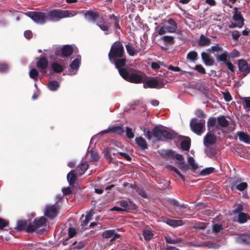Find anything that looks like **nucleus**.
I'll return each mask as SVG.
<instances>
[{
  "instance_id": "f257e3e1",
  "label": "nucleus",
  "mask_w": 250,
  "mask_h": 250,
  "mask_svg": "<svg viewBox=\"0 0 250 250\" xmlns=\"http://www.w3.org/2000/svg\"><path fill=\"white\" fill-rule=\"evenodd\" d=\"M77 14V12L74 10L60 9L52 10L48 13L29 11L25 13L33 21L41 24L44 23L47 20L58 21L62 19L72 17Z\"/></svg>"
},
{
  "instance_id": "f03ea898",
  "label": "nucleus",
  "mask_w": 250,
  "mask_h": 250,
  "mask_svg": "<svg viewBox=\"0 0 250 250\" xmlns=\"http://www.w3.org/2000/svg\"><path fill=\"white\" fill-rule=\"evenodd\" d=\"M84 18L89 22H96L97 25L103 31H107L111 26V23L106 22L100 13L93 10L83 11Z\"/></svg>"
},
{
  "instance_id": "7ed1b4c3",
  "label": "nucleus",
  "mask_w": 250,
  "mask_h": 250,
  "mask_svg": "<svg viewBox=\"0 0 250 250\" xmlns=\"http://www.w3.org/2000/svg\"><path fill=\"white\" fill-rule=\"evenodd\" d=\"M152 135L156 138L157 141H163L165 139H172L177 136V133L174 131L169 132L167 130L163 129L161 126L156 125L152 129V131L149 130L146 132V137L148 140H151Z\"/></svg>"
},
{
  "instance_id": "20e7f679",
  "label": "nucleus",
  "mask_w": 250,
  "mask_h": 250,
  "mask_svg": "<svg viewBox=\"0 0 250 250\" xmlns=\"http://www.w3.org/2000/svg\"><path fill=\"white\" fill-rule=\"evenodd\" d=\"M120 76L125 81L131 83H141L148 79L146 74L134 69H123L120 71Z\"/></svg>"
},
{
  "instance_id": "39448f33",
  "label": "nucleus",
  "mask_w": 250,
  "mask_h": 250,
  "mask_svg": "<svg viewBox=\"0 0 250 250\" xmlns=\"http://www.w3.org/2000/svg\"><path fill=\"white\" fill-rule=\"evenodd\" d=\"M125 51L123 45L119 41L114 42L108 53V58L110 61H114V59L124 57Z\"/></svg>"
},
{
  "instance_id": "423d86ee",
  "label": "nucleus",
  "mask_w": 250,
  "mask_h": 250,
  "mask_svg": "<svg viewBox=\"0 0 250 250\" xmlns=\"http://www.w3.org/2000/svg\"><path fill=\"white\" fill-rule=\"evenodd\" d=\"M167 83V80L164 78L157 77L150 78L143 82V87L145 88H161L164 87Z\"/></svg>"
},
{
  "instance_id": "0eeeda50",
  "label": "nucleus",
  "mask_w": 250,
  "mask_h": 250,
  "mask_svg": "<svg viewBox=\"0 0 250 250\" xmlns=\"http://www.w3.org/2000/svg\"><path fill=\"white\" fill-rule=\"evenodd\" d=\"M190 126L193 132L200 135L205 130V120H200L199 122L197 118H192L190 122Z\"/></svg>"
},
{
  "instance_id": "6e6552de",
  "label": "nucleus",
  "mask_w": 250,
  "mask_h": 250,
  "mask_svg": "<svg viewBox=\"0 0 250 250\" xmlns=\"http://www.w3.org/2000/svg\"><path fill=\"white\" fill-rule=\"evenodd\" d=\"M60 209V206L57 204L47 205L45 207L44 215L48 218L53 219L57 215Z\"/></svg>"
},
{
  "instance_id": "1a4fd4ad",
  "label": "nucleus",
  "mask_w": 250,
  "mask_h": 250,
  "mask_svg": "<svg viewBox=\"0 0 250 250\" xmlns=\"http://www.w3.org/2000/svg\"><path fill=\"white\" fill-rule=\"evenodd\" d=\"M49 62L45 57H41L36 62V67L42 74H45L47 73L46 69L48 66Z\"/></svg>"
},
{
  "instance_id": "9d476101",
  "label": "nucleus",
  "mask_w": 250,
  "mask_h": 250,
  "mask_svg": "<svg viewBox=\"0 0 250 250\" xmlns=\"http://www.w3.org/2000/svg\"><path fill=\"white\" fill-rule=\"evenodd\" d=\"M238 71L242 73L244 77L250 73V65L247 61L244 59H239L237 61Z\"/></svg>"
},
{
  "instance_id": "9b49d317",
  "label": "nucleus",
  "mask_w": 250,
  "mask_h": 250,
  "mask_svg": "<svg viewBox=\"0 0 250 250\" xmlns=\"http://www.w3.org/2000/svg\"><path fill=\"white\" fill-rule=\"evenodd\" d=\"M120 21V16H116L115 14H112L108 16L107 21L105 22L107 23L111 22V24H113L114 30L117 32L118 30H121Z\"/></svg>"
},
{
  "instance_id": "f8f14e48",
  "label": "nucleus",
  "mask_w": 250,
  "mask_h": 250,
  "mask_svg": "<svg viewBox=\"0 0 250 250\" xmlns=\"http://www.w3.org/2000/svg\"><path fill=\"white\" fill-rule=\"evenodd\" d=\"M110 62L115 65L116 68L118 70L120 74L121 70H123V69H127L126 68L124 67L126 63V59L125 56H124V57L117 58V59H114V61Z\"/></svg>"
},
{
  "instance_id": "ddd939ff",
  "label": "nucleus",
  "mask_w": 250,
  "mask_h": 250,
  "mask_svg": "<svg viewBox=\"0 0 250 250\" xmlns=\"http://www.w3.org/2000/svg\"><path fill=\"white\" fill-rule=\"evenodd\" d=\"M241 181V179H238L237 180L231 181L230 183V185L231 189H233L234 188H236V189H238V190L243 191L245 189H246L248 187V184L246 182H242L239 184H237L239 182Z\"/></svg>"
},
{
  "instance_id": "4468645a",
  "label": "nucleus",
  "mask_w": 250,
  "mask_h": 250,
  "mask_svg": "<svg viewBox=\"0 0 250 250\" xmlns=\"http://www.w3.org/2000/svg\"><path fill=\"white\" fill-rule=\"evenodd\" d=\"M116 150L112 147L105 148L104 149L103 153L104 157L108 160L109 163H111L112 161L113 157L118 154Z\"/></svg>"
},
{
  "instance_id": "2eb2a0df",
  "label": "nucleus",
  "mask_w": 250,
  "mask_h": 250,
  "mask_svg": "<svg viewBox=\"0 0 250 250\" xmlns=\"http://www.w3.org/2000/svg\"><path fill=\"white\" fill-rule=\"evenodd\" d=\"M216 137L214 135L209 132L207 133L204 138V144L206 146H208L209 145H214L216 143Z\"/></svg>"
},
{
  "instance_id": "dca6fc26",
  "label": "nucleus",
  "mask_w": 250,
  "mask_h": 250,
  "mask_svg": "<svg viewBox=\"0 0 250 250\" xmlns=\"http://www.w3.org/2000/svg\"><path fill=\"white\" fill-rule=\"evenodd\" d=\"M120 206L124 208V211L129 212L136 209V205L131 201L123 200L120 201Z\"/></svg>"
},
{
  "instance_id": "f3484780",
  "label": "nucleus",
  "mask_w": 250,
  "mask_h": 250,
  "mask_svg": "<svg viewBox=\"0 0 250 250\" xmlns=\"http://www.w3.org/2000/svg\"><path fill=\"white\" fill-rule=\"evenodd\" d=\"M110 132H113L115 133L118 135H122L124 132L125 130L123 128V127L121 126H115L112 128H108L107 129L104 130L100 132V134H104V133H110Z\"/></svg>"
},
{
  "instance_id": "a211bd4d",
  "label": "nucleus",
  "mask_w": 250,
  "mask_h": 250,
  "mask_svg": "<svg viewBox=\"0 0 250 250\" xmlns=\"http://www.w3.org/2000/svg\"><path fill=\"white\" fill-rule=\"evenodd\" d=\"M234 14L232 16V19L240 23V25L244 24V19L241 14V12L238 11V8L235 7L233 8Z\"/></svg>"
},
{
  "instance_id": "6ab92c4d",
  "label": "nucleus",
  "mask_w": 250,
  "mask_h": 250,
  "mask_svg": "<svg viewBox=\"0 0 250 250\" xmlns=\"http://www.w3.org/2000/svg\"><path fill=\"white\" fill-rule=\"evenodd\" d=\"M217 125L216 127L219 129V127L222 128L227 127L229 125V122L224 115H221L217 118Z\"/></svg>"
},
{
  "instance_id": "aec40b11",
  "label": "nucleus",
  "mask_w": 250,
  "mask_h": 250,
  "mask_svg": "<svg viewBox=\"0 0 250 250\" xmlns=\"http://www.w3.org/2000/svg\"><path fill=\"white\" fill-rule=\"evenodd\" d=\"M135 143L141 150L148 148V146L146 140L142 137H137L135 139Z\"/></svg>"
},
{
  "instance_id": "412c9836",
  "label": "nucleus",
  "mask_w": 250,
  "mask_h": 250,
  "mask_svg": "<svg viewBox=\"0 0 250 250\" xmlns=\"http://www.w3.org/2000/svg\"><path fill=\"white\" fill-rule=\"evenodd\" d=\"M165 222L167 224L173 228L181 226L184 224L182 220H174L168 218Z\"/></svg>"
},
{
  "instance_id": "4be33fe9",
  "label": "nucleus",
  "mask_w": 250,
  "mask_h": 250,
  "mask_svg": "<svg viewBox=\"0 0 250 250\" xmlns=\"http://www.w3.org/2000/svg\"><path fill=\"white\" fill-rule=\"evenodd\" d=\"M237 135L239 137L240 141L250 144V136L247 133L238 131L237 133Z\"/></svg>"
},
{
  "instance_id": "5701e85b",
  "label": "nucleus",
  "mask_w": 250,
  "mask_h": 250,
  "mask_svg": "<svg viewBox=\"0 0 250 250\" xmlns=\"http://www.w3.org/2000/svg\"><path fill=\"white\" fill-rule=\"evenodd\" d=\"M72 47L70 45H63L62 49V55L63 57H67L73 53Z\"/></svg>"
},
{
  "instance_id": "b1692460",
  "label": "nucleus",
  "mask_w": 250,
  "mask_h": 250,
  "mask_svg": "<svg viewBox=\"0 0 250 250\" xmlns=\"http://www.w3.org/2000/svg\"><path fill=\"white\" fill-rule=\"evenodd\" d=\"M216 58L217 62H223L225 63L229 61L230 59L229 53L227 51H224L221 54L216 55Z\"/></svg>"
},
{
  "instance_id": "393cba45",
  "label": "nucleus",
  "mask_w": 250,
  "mask_h": 250,
  "mask_svg": "<svg viewBox=\"0 0 250 250\" xmlns=\"http://www.w3.org/2000/svg\"><path fill=\"white\" fill-rule=\"evenodd\" d=\"M210 42V39L205 37L204 35L202 34L200 37L198 44L199 46H205L209 45Z\"/></svg>"
},
{
  "instance_id": "a878e982",
  "label": "nucleus",
  "mask_w": 250,
  "mask_h": 250,
  "mask_svg": "<svg viewBox=\"0 0 250 250\" xmlns=\"http://www.w3.org/2000/svg\"><path fill=\"white\" fill-rule=\"evenodd\" d=\"M180 146L182 150L188 151L190 147V139L188 137H186L185 140L181 142Z\"/></svg>"
},
{
  "instance_id": "bb28decb",
  "label": "nucleus",
  "mask_w": 250,
  "mask_h": 250,
  "mask_svg": "<svg viewBox=\"0 0 250 250\" xmlns=\"http://www.w3.org/2000/svg\"><path fill=\"white\" fill-rule=\"evenodd\" d=\"M88 165L85 163H83L79 165L76 167V170L79 175H82L84 173L88 168Z\"/></svg>"
},
{
  "instance_id": "cd10ccee",
  "label": "nucleus",
  "mask_w": 250,
  "mask_h": 250,
  "mask_svg": "<svg viewBox=\"0 0 250 250\" xmlns=\"http://www.w3.org/2000/svg\"><path fill=\"white\" fill-rule=\"evenodd\" d=\"M46 222V219L44 216H42L40 218H36L33 221V223L37 229L43 226Z\"/></svg>"
},
{
  "instance_id": "c85d7f7f",
  "label": "nucleus",
  "mask_w": 250,
  "mask_h": 250,
  "mask_svg": "<svg viewBox=\"0 0 250 250\" xmlns=\"http://www.w3.org/2000/svg\"><path fill=\"white\" fill-rule=\"evenodd\" d=\"M67 179L69 185L72 186L74 184L77 179V176L74 170H71L67 174Z\"/></svg>"
},
{
  "instance_id": "c756f323",
  "label": "nucleus",
  "mask_w": 250,
  "mask_h": 250,
  "mask_svg": "<svg viewBox=\"0 0 250 250\" xmlns=\"http://www.w3.org/2000/svg\"><path fill=\"white\" fill-rule=\"evenodd\" d=\"M202 60L205 62V64L208 65H212L214 63V61L210 58L209 55L205 52H203L201 54Z\"/></svg>"
},
{
  "instance_id": "7c9ffc66",
  "label": "nucleus",
  "mask_w": 250,
  "mask_h": 250,
  "mask_svg": "<svg viewBox=\"0 0 250 250\" xmlns=\"http://www.w3.org/2000/svg\"><path fill=\"white\" fill-rule=\"evenodd\" d=\"M170 205L173 206L177 211L180 213L182 209V206L184 205L183 204H180L177 200L175 199H170L168 201Z\"/></svg>"
},
{
  "instance_id": "2f4dec72",
  "label": "nucleus",
  "mask_w": 250,
  "mask_h": 250,
  "mask_svg": "<svg viewBox=\"0 0 250 250\" xmlns=\"http://www.w3.org/2000/svg\"><path fill=\"white\" fill-rule=\"evenodd\" d=\"M47 86L51 91H55L59 88L60 84L58 81L53 80L48 83Z\"/></svg>"
},
{
  "instance_id": "473e14b6",
  "label": "nucleus",
  "mask_w": 250,
  "mask_h": 250,
  "mask_svg": "<svg viewBox=\"0 0 250 250\" xmlns=\"http://www.w3.org/2000/svg\"><path fill=\"white\" fill-rule=\"evenodd\" d=\"M250 219L249 214L245 213H239L238 216V221L239 223L243 224L246 223L248 220Z\"/></svg>"
},
{
  "instance_id": "72a5a7b5",
  "label": "nucleus",
  "mask_w": 250,
  "mask_h": 250,
  "mask_svg": "<svg viewBox=\"0 0 250 250\" xmlns=\"http://www.w3.org/2000/svg\"><path fill=\"white\" fill-rule=\"evenodd\" d=\"M81 63V57L75 59L70 63V67L71 69L77 70Z\"/></svg>"
},
{
  "instance_id": "f704fd0d",
  "label": "nucleus",
  "mask_w": 250,
  "mask_h": 250,
  "mask_svg": "<svg viewBox=\"0 0 250 250\" xmlns=\"http://www.w3.org/2000/svg\"><path fill=\"white\" fill-rule=\"evenodd\" d=\"M51 67L53 71L56 73H61L63 70V66L57 62L53 63Z\"/></svg>"
},
{
  "instance_id": "c9c22d12",
  "label": "nucleus",
  "mask_w": 250,
  "mask_h": 250,
  "mask_svg": "<svg viewBox=\"0 0 250 250\" xmlns=\"http://www.w3.org/2000/svg\"><path fill=\"white\" fill-rule=\"evenodd\" d=\"M143 236L146 240L150 241L153 237L154 234L153 232L149 230L146 229L143 231Z\"/></svg>"
},
{
  "instance_id": "e433bc0d",
  "label": "nucleus",
  "mask_w": 250,
  "mask_h": 250,
  "mask_svg": "<svg viewBox=\"0 0 250 250\" xmlns=\"http://www.w3.org/2000/svg\"><path fill=\"white\" fill-rule=\"evenodd\" d=\"M217 121V119H216L215 117H209L208 120L207 122V127H208V130L210 132L211 131L210 130V127L214 126Z\"/></svg>"
},
{
  "instance_id": "4c0bfd02",
  "label": "nucleus",
  "mask_w": 250,
  "mask_h": 250,
  "mask_svg": "<svg viewBox=\"0 0 250 250\" xmlns=\"http://www.w3.org/2000/svg\"><path fill=\"white\" fill-rule=\"evenodd\" d=\"M125 47L127 53L129 54L130 56H134L138 52L137 50L135 49V48L129 43L126 45Z\"/></svg>"
},
{
  "instance_id": "58836bf2",
  "label": "nucleus",
  "mask_w": 250,
  "mask_h": 250,
  "mask_svg": "<svg viewBox=\"0 0 250 250\" xmlns=\"http://www.w3.org/2000/svg\"><path fill=\"white\" fill-rule=\"evenodd\" d=\"M165 240L167 243L171 244H176L182 241V239L180 238L173 239L169 236L166 237Z\"/></svg>"
},
{
  "instance_id": "ea45409f",
  "label": "nucleus",
  "mask_w": 250,
  "mask_h": 250,
  "mask_svg": "<svg viewBox=\"0 0 250 250\" xmlns=\"http://www.w3.org/2000/svg\"><path fill=\"white\" fill-rule=\"evenodd\" d=\"M115 233L114 229H109L104 231L102 233V237L104 238H110Z\"/></svg>"
},
{
  "instance_id": "a19ab883",
  "label": "nucleus",
  "mask_w": 250,
  "mask_h": 250,
  "mask_svg": "<svg viewBox=\"0 0 250 250\" xmlns=\"http://www.w3.org/2000/svg\"><path fill=\"white\" fill-rule=\"evenodd\" d=\"M30 77L34 81H37L38 79L39 72L35 68H32L29 71Z\"/></svg>"
},
{
  "instance_id": "79ce46f5",
  "label": "nucleus",
  "mask_w": 250,
  "mask_h": 250,
  "mask_svg": "<svg viewBox=\"0 0 250 250\" xmlns=\"http://www.w3.org/2000/svg\"><path fill=\"white\" fill-rule=\"evenodd\" d=\"M244 210V207L243 204H236L234 206V209L233 210V213L235 214H239L243 213L242 211Z\"/></svg>"
},
{
  "instance_id": "37998d69",
  "label": "nucleus",
  "mask_w": 250,
  "mask_h": 250,
  "mask_svg": "<svg viewBox=\"0 0 250 250\" xmlns=\"http://www.w3.org/2000/svg\"><path fill=\"white\" fill-rule=\"evenodd\" d=\"M26 227V222L25 221H19L17 223V226L16 229L18 230H23L25 229Z\"/></svg>"
},
{
  "instance_id": "c03bdc74",
  "label": "nucleus",
  "mask_w": 250,
  "mask_h": 250,
  "mask_svg": "<svg viewBox=\"0 0 250 250\" xmlns=\"http://www.w3.org/2000/svg\"><path fill=\"white\" fill-rule=\"evenodd\" d=\"M215 168L213 167H208L202 170L200 172L201 175L206 176L209 175L214 171Z\"/></svg>"
},
{
  "instance_id": "a18cd8bd",
  "label": "nucleus",
  "mask_w": 250,
  "mask_h": 250,
  "mask_svg": "<svg viewBox=\"0 0 250 250\" xmlns=\"http://www.w3.org/2000/svg\"><path fill=\"white\" fill-rule=\"evenodd\" d=\"M239 240L245 244H250V235H242L239 237Z\"/></svg>"
},
{
  "instance_id": "49530a36",
  "label": "nucleus",
  "mask_w": 250,
  "mask_h": 250,
  "mask_svg": "<svg viewBox=\"0 0 250 250\" xmlns=\"http://www.w3.org/2000/svg\"><path fill=\"white\" fill-rule=\"evenodd\" d=\"M197 53L196 51H192L188 53L187 58L192 61H194L197 59Z\"/></svg>"
},
{
  "instance_id": "de8ad7c7",
  "label": "nucleus",
  "mask_w": 250,
  "mask_h": 250,
  "mask_svg": "<svg viewBox=\"0 0 250 250\" xmlns=\"http://www.w3.org/2000/svg\"><path fill=\"white\" fill-rule=\"evenodd\" d=\"M167 167L171 170L175 172L179 177L180 178L183 180L185 181V176L183 174L181 173V172L178 170V169L176 168L175 167L172 166H168Z\"/></svg>"
},
{
  "instance_id": "09e8293b",
  "label": "nucleus",
  "mask_w": 250,
  "mask_h": 250,
  "mask_svg": "<svg viewBox=\"0 0 250 250\" xmlns=\"http://www.w3.org/2000/svg\"><path fill=\"white\" fill-rule=\"evenodd\" d=\"M92 214L91 212L87 213L85 216V219L81 222V226L84 227L87 225L89 221L91 219Z\"/></svg>"
},
{
  "instance_id": "8fccbe9b",
  "label": "nucleus",
  "mask_w": 250,
  "mask_h": 250,
  "mask_svg": "<svg viewBox=\"0 0 250 250\" xmlns=\"http://www.w3.org/2000/svg\"><path fill=\"white\" fill-rule=\"evenodd\" d=\"M99 159V156L97 152L92 150L90 152V160L91 162H96Z\"/></svg>"
},
{
  "instance_id": "3c124183",
  "label": "nucleus",
  "mask_w": 250,
  "mask_h": 250,
  "mask_svg": "<svg viewBox=\"0 0 250 250\" xmlns=\"http://www.w3.org/2000/svg\"><path fill=\"white\" fill-rule=\"evenodd\" d=\"M163 40L166 44L173 43L174 42V38L172 36H165L163 37Z\"/></svg>"
},
{
  "instance_id": "603ef678",
  "label": "nucleus",
  "mask_w": 250,
  "mask_h": 250,
  "mask_svg": "<svg viewBox=\"0 0 250 250\" xmlns=\"http://www.w3.org/2000/svg\"><path fill=\"white\" fill-rule=\"evenodd\" d=\"M178 165L180 169L183 172H186L189 169L188 166L185 164L184 162H179L178 163Z\"/></svg>"
},
{
  "instance_id": "864d4df0",
  "label": "nucleus",
  "mask_w": 250,
  "mask_h": 250,
  "mask_svg": "<svg viewBox=\"0 0 250 250\" xmlns=\"http://www.w3.org/2000/svg\"><path fill=\"white\" fill-rule=\"evenodd\" d=\"M36 229L37 228L34 223L33 224L30 223L27 226L26 225L25 230L27 232L31 233L35 231Z\"/></svg>"
},
{
  "instance_id": "5fc2aeb1",
  "label": "nucleus",
  "mask_w": 250,
  "mask_h": 250,
  "mask_svg": "<svg viewBox=\"0 0 250 250\" xmlns=\"http://www.w3.org/2000/svg\"><path fill=\"white\" fill-rule=\"evenodd\" d=\"M188 162L193 169H196L198 167V165L195 163L194 159L193 157H189L188 159Z\"/></svg>"
},
{
  "instance_id": "6e6d98bb",
  "label": "nucleus",
  "mask_w": 250,
  "mask_h": 250,
  "mask_svg": "<svg viewBox=\"0 0 250 250\" xmlns=\"http://www.w3.org/2000/svg\"><path fill=\"white\" fill-rule=\"evenodd\" d=\"M126 135L130 139H133L134 137V132L131 128L129 127H126Z\"/></svg>"
},
{
  "instance_id": "4d7b16f0",
  "label": "nucleus",
  "mask_w": 250,
  "mask_h": 250,
  "mask_svg": "<svg viewBox=\"0 0 250 250\" xmlns=\"http://www.w3.org/2000/svg\"><path fill=\"white\" fill-rule=\"evenodd\" d=\"M208 51L210 52H215L218 51H221L223 50V48L219 46V44H217L214 46H211L210 49H208Z\"/></svg>"
},
{
  "instance_id": "13d9d810",
  "label": "nucleus",
  "mask_w": 250,
  "mask_h": 250,
  "mask_svg": "<svg viewBox=\"0 0 250 250\" xmlns=\"http://www.w3.org/2000/svg\"><path fill=\"white\" fill-rule=\"evenodd\" d=\"M194 69L201 74H206L205 69L201 64L196 65L194 67Z\"/></svg>"
},
{
  "instance_id": "bf43d9fd",
  "label": "nucleus",
  "mask_w": 250,
  "mask_h": 250,
  "mask_svg": "<svg viewBox=\"0 0 250 250\" xmlns=\"http://www.w3.org/2000/svg\"><path fill=\"white\" fill-rule=\"evenodd\" d=\"M195 115L199 118H205L206 115L204 113L203 111L201 109H197L195 111Z\"/></svg>"
},
{
  "instance_id": "052dcab7",
  "label": "nucleus",
  "mask_w": 250,
  "mask_h": 250,
  "mask_svg": "<svg viewBox=\"0 0 250 250\" xmlns=\"http://www.w3.org/2000/svg\"><path fill=\"white\" fill-rule=\"evenodd\" d=\"M225 64L226 65L227 68L229 70H230L231 72L234 73L235 66L229 61L226 62V63H225Z\"/></svg>"
},
{
  "instance_id": "680f3d73",
  "label": "nucleus",
  "mask_w": 250,
  "mask_h": 250,
  "mask_svg": "<svg viewBox=\"0 0 250 250\" xmlns=\"http://www.w3.org/2000/svg\"><path fill=\"white\" fill-rule=\"evenodd\" d=\"M76 230L74 228L70 227L68 229V234L69 238H72L76 234Z\"/></svg>"
},
{
  "instance_id": "e2e57ef3",
  "label": "nucleus",
  "mask_w": 250,
  "mask_h": 250,
  "mask_svg": "<svg viewBox=\"0 0 250 250\" xmlns=\"http://www.w3.org/2000/svg\"><path fill=\"white\" fill-rule=\"evenodd\" d=\"M223 97L226 102H229L232 100L231 96L229 92H222Z\"/></svg>"
},
{
  "instance_id": "0e129e2a",
  "label": "nucleus",
  "mask_w": 250,
  "mask_h": 250,
  "mask_svg": "<svg viewBox=\"0 0 250 250\" xmlns=\"http://www.w3.org/2000/svg\"><path fill=\"white\" fill-rule=\"evenodd\" d=\"M222 229L223 227L221 224H215L213 226V230L216 233L219 232Z\"/></svg>"
},
{
  "instance_id": "69168bd1",
  "label": "nucleus",
  "mask_w": 250,
  "mask_h": 250,
  "mask_svg": "<svg viewBox=\"0 0 250 250\" xmlns=\"http://www.w3.org/2000/svg\"><path fill=\"white\" fill-rule=\"evenodd\" d=\"M240 35V32L237 30H234L231 33L232 39L235 41L238 40Z\"/></svg>"
},
{
  "instance_id": "338daca9",
  "label": "nucleus",
  "mask_w": 250,
  "mask_h": 250,
  "mask_svg": "<svg viewBox=\"0 0 250 250\" xmlns=\"http://www.w3.org/2000/svg\"><path fill=\"white\" fill-rule=\"evenodd\" d=\"M175 152L171 149L165 151L164 155L168 156L170 158H173L174 157Z\"/></svg>"
},
{
  "instance_id": "774afa93",
  "label": "nucleus",
  "mask_w": 250,
  "mask_h": 250,
  "mask_svg": "<svg viewBox=\"0 0 250 250\" xmlns=\"http://www.w3.org/2000/svg\"><path fill=\"white\" fill-rule=\"evenodd\" d=\"M244 105L247 108L250 109V97L244 98L243 99Z\"/></svg>"
}]
</instances>
